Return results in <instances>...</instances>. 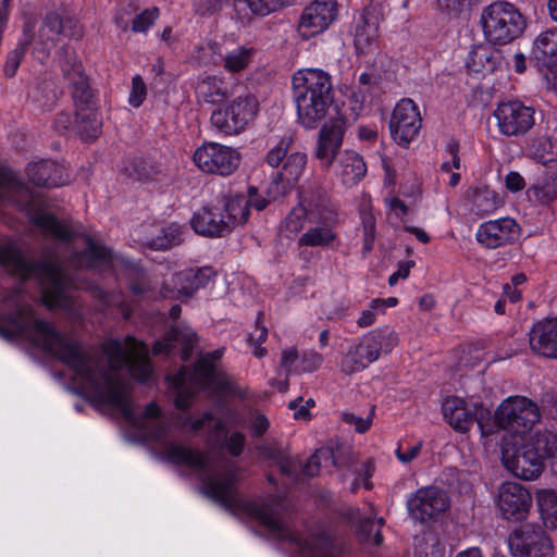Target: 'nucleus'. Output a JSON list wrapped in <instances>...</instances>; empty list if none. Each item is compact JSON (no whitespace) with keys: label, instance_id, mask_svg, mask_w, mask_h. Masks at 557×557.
I'll return each instance as SVG.
<instances>
[{"label":"nucleus","instance_id":"13","mask_svg":"<svg viewBox=\"0 0 557 557\" xmlns=\"http://www.w3.org/2000/svg\"><path fill=\"white\" fill-rule=\"evenodd\" d=\"M240 153L228 146L206 141L199 146L194 154L195 165L203 173L228 176L240 164Z\"/></svg>","mask_w":557,"mask_h":557},{"label":"nucleus","instance_id":"21","mask_svg":"<svg viewBox=\"0 0 557 557\" xmlns=\"http://www.w3.org/2000/svg\"><path fill=\"white\" fill-rule=\"evenodd\" d=\"M531 504V493L521 483L507 481L500 485L497 506L504 519L511 521L525 519Z\"/></svg>","mask_w":557,"mask_h":557},{"label":"nucleus","instance_id":"39","mask_svg":"<svg viewBox=\"0 0 557 557\" xmlns=\"http://www.w3.org/2000/svg\"><path fill=\"white\" fill-rule=\"evenodd\" d=\"M85 242L86 248L79 252V257L86 261L89 269L111 267L114 258L110 248L98 244L89 235L85 237Z\"/></svg>","mask_w":557,"mask_h":557},{"label":"nucleus","instance_id":"53","mask_svg":"<svg viewBox=\"0 0 557 557\" xmlns=\"http://www.w3.org/2000/svg\"><path fill=\"white\" fill-rule=\"evenodd\" d=\"M159 17L160 9L158 7L147 8L135 15L132 22L131 30L137 34H145Z\"/></svg>","mask_w":557,"mask_h":557},{"label":"nucleus","instance_id":"45","mask_svg":"<svg viewBox=\"0 0 557 557\" xmlns=\"http://www.w3.org/2000/svg\"><path fill=\"white\" fill-rule=\"evenodd\" d=\"M360 225L362 228V257L371 253L376 239V218L371 208H361L359 210Z\"/></svg>","mask_w":557,"mask_h":557},{"label":"nucleus","instance_id":"38","mask_svg":"<svg viewBox=\"0 0 557 557\" xmlns=\"http://www.w3.org/2000/svg\"><path fill=\"white\" fill-rule=\"evenodd\" d=\"M527 193L541 206H550L557 200V174L546 172L529 186Z\"/></svg>","mask_w":557,"mask_h":557},{"label":"nucleus","instance_id":"2","mask_svg":"<svg viewBox=\"0 0 557 557\" xmlns=\"http://www.w3.org/2000/svg\"><path fill=\"white\" fill-rule=\"evenodd\" d=\"M238 476L235 469H227L218 479L214 475H207L202 481V493L210 499L216 502L225 509L233 511L242 510L248 517L258 521L269 531L276 533L280 537L293 545H296L300 537L276 516L272 508L276 496H271V503H262L255 499H240L236 497Z\"/></svg>","mask_w":557,"mask_h":557},{"label":"nucleus","instance_id":"57","mask_svg":"<svg viewBox=\"0 0 557 557\" xmlns=\"http://www.w3.org/2000/svg\"><path fill=\"white\" fill-rule=\"evenodd\" d=\"M44 305L52 309H64L70 304V298L66 293L45 288L41 294Z\"/></svg>","mask_w":557,"mask_h":557},{"label":"nucleus","instance_id":"3","mask_svg":"<svg viewBox=\"0 0 557 557\" xmlns=\"http://www.w3.org/2000/svg\"><path fill=\"white\" fill-rule=\"evenodd\" d=\"M297 122L306 129L318 128L334 104L331 75L321 69H301L292 76Z\"/></svg>","mask_w":557,"mask_h":557},{"label":"nucleus","instance_id":"54","mask_svg":"<svg viewBox=\"0 0 557 557\" xmlns=\"http://www.w3.org/2000/svg\"><path fill=\"white\" fill-rule=\"evenodd\" d=\"M203 375L208 379L210 386L219 397L224 398L237 394V386L224 374L212 372Z\"/></svg>","mask_w":557,"mask_h":557},{"label":"nucleus","instance_id":"19","mask_svg":"<svg viewBox=\"0 0 557 557\" xmlns=\"http://www.w3.org/2000/svg\"><path fill=\"white\" fill-rule=\"evenodd\" d=\"M337 0H314L302 11L299 20V32L306 39L329 29L338 18Z\"/></svg>","mask_w":557,"mask_h":557},{"label":"nucleus","instance_id":"40","mask_svg":"<svg viewBox=\"0 0 557 557\" xmlns=\"http://www.w3.org/2000/svg\"><path fill=\"white\" fill-rule=\"evenodd\" d=\"M72 86V97L75 110L89 109L97 106L96 90L90 85V79L85 73L69 79Z\"/></svg>","mask_w":557,"mask_h":557},{"label":"nucleus","instance_id":"34","mask_svg":"<svg viewBox=\"0 0 557 557\" xmlns=\"http://www.w3.org/2000/svg\"><path fill=\"white\" fill-rule=\"evenodd\" d=\"M196 94L200 101L220 106L227 99L230 89L223 77L208 75L199 82Z\"/></svg>","mask_w":557,"mask_h":557},{"label":"nucleus","instance_id":"32","mask_svg":"<svg viewBox=\"0 0 557 557\" xmlns=\"http://www.w3.org/2000/svg\"><path fill=\"white\" fill-rule=\"evenodd\" d=\"M122 172L134 181L148 183L158 180L161 174V165L151 158L129 156L124 162Z\"/></svg>","mask_w":557,"mask_h":557},{"label":"nucleus","instance_id":"60","mask_svg":"<svg viewBox=\"0 0 557 557\" xmlns=\"http://www.w3.org/2000/svg\"><path fill=\"white\" fill-rule=\"evenodd\" d=\"M246 437L239 431H234L226 437L223 447L232 457H239L245 449Z\"/></svg>","mask_w":557,"mask_h":557},{"label":"nucleus","instance_id":"25","mask_svg":"<svg viewBox=\"0 0 557 557\" xmlns=\"http://www.w3.org/2000/svg\"><path fill=\"white\" fill-rule=\"evenodd\" d=\"M491 45L480 44L472 46L465 60L468 74L484 77L503 66L504 55L502 51Z\"/></svg>","mask_w":557,"mask_h":557},{"label":"nucleus","instance_id":"24","mask_svg":"<svg viewBox=\"0 0 557 557\" xmlns=\"http://www.w3.org/2000/svg\"><path fill=\"white\" fill-rule=\"evenodd\" d=\"M345 134V122L343 119L331 120L330 123L324 122L320 132L315 150V157L320 161L322 168L330 169L335 158L338 157L339 149L343 145Z\"/></svg>","mask_w":557,"mask_h":557},{"label":"nucleus","instance_id":"8","mask_svg":"<svg viewBox=\"0 0 557 557\" xmlns=\"http://www.w3.org/2000/svg\"><path fill=\"white\" fill-rule=\"evenodd\" d=\"M259 112V101L250 92L225 100L210 115L212 127L225 136L243 133Z\"/></svg>","mask_w":557,"mask_h":557},{"label":"nucleus","instance_id":"12","mask_svg":"<svg viewBox=\"0 0 557 557\" xmlns=\"http://www.w3.org/2000/svg\"><path fill=\"white\" fill-rule=\"evenodd\" d=\"M444 420L458 433H467L476 423L483 435H488L492 428L485 421L491 420V411L482 404H468L465 399L450 396L442 404Z\"/></svg>","mask_w":557,"mask_h":557},{"label":"nucleus","instance_id":"48","mask_svg":"<svg viewBox=\"0 0 557 557\" xmlns=\"http://www.w3.org/2000/svg\"><path fill=\"white\" fill-rule=\"evenodd\" d=\"M528 154L537 163L546 165L550 162L556 161L557 151L555 146L547 136H540L532 140L528 147Z\"/></svg>","mask_w":557,"mask_h":557},{"label":"nucleus","instance_id":"42","mask_svg":"<svg viewBox=\"0 0 557 557\" xmlns=\"http://www.w3.org/2000/svg\"><path fill=\"white\" fill-rule=\"evenodd\" d=\"M26 34L29 39L27 44V52H30L34 60L38 61L40 64H45L51 51L50 40L45 39L40 33L36 34L34 32V26L30 23H26L23 26L21 38H25Z\"/></svg>","mask_w":557,"mask_h":557},{"label":"nucleus","instance_id":"64","mask_svg":"<svg viewBox=\"0 0 557 557\" xmlns=\"http://www.w3.org/2000/svg\"><path fill=\"white\" fill-rule=\"evenodd\" d=\"M299 363V355L296 348L283 350L280 366L285 371V375L289 376L297 373L296 366Z\"/></svg>","mask_w":557,"mask_h":557},{"label":"nucleus","instance_id":"44","mask_svg":"<svg viewBox=\"0 0 557 557\" xmlns=\"http://www.w3.org/2000/svg\"><path fill=\"white\" fill-rule=\"evenodd\" d=\"M260 453L264 459L272 461L278 468L282 475L292 478L296 474L297 465L285 449L262 446Z\"/></svg>","mask_w":557,"mask_h":557},{"label":"nucleus","instance_id":"10","mask_svg":"<svg viewBox=\"0 0 557 557\" xmlns=\"http://www.w3.org/2000/svg\"><path fill=\"white\" fill-rule=\"evenodd\" d=\"M309 226L296 240L300 248H334L339 243V235L336 231L339 224V214L330 200L329 195L320 205L319 210L311 211Z\"/></svg>","mask_w":557,"mask_h":557},{"label":"nucleus","instance_id":"29","mask_svg":"<svg viewBox=\"0 0 557 557\" xmlns=\"http://www.w3.org/2000/svg\"><path fill=\"white\" fill-rule=\"evenodd\" d=\"M335 173L345 186L358 184L367 173L363 158L352 150H345L338 154L335 162Z\"/></svg>","mask_w":557,"mask_h":557},{"label":"nucleus","instance_id":"62","mask_svg":"<svg viewBox=\"0 0 557 557\" xmlns=\"http://www.w3.org/2000/svg\"><path fill=\"white\" fill-rule=\"evenodd\" d=\"M129 372L136 381L147 383L150 380L153 370L148 360H139L129 366Z\"/></svg>","mask_w":557,"mask_h":557},{"label":"nucleus","instance_id":"35","mask_svg":"<svg viewBox=\"0 0 557 557\" xmlns=\"http://www.w3.org/2000/svg\"><path fill=\"white\" fill-rule=\"evenodd\" d=\"M75 122L81 139L85 143L95 141L102 132V119L97 106L76 110Z\"/></svg>","mask_w":557,"mask_h":557},{"label":"nucleus","instance_id":"26","mask_svg":"<svg viewBox=\"0 0 557 557\" xmlns=\"http://www.w3.org/2000/svg\"><path fill=\"white\" fill-rule=\"evenodd\" d=\"M25 172L29 183L38 187L54 188L69 182L65 168L51 159L29 162Z\"/></svg>","mask_w":557,"mask_h":557},{"label":"nucleus","instance_id":"50","mask_svg":"<svg viewBox=\"0 0 557 557\" xmlns=\"http://www.w3.org/2000/svg\"><path fill=\"white\" fill-rule=\"evenodd\" d=\"M253 53V48L238 47L226 54L224 67L228 72L238 73L248 65Z\"/></svg>","mask_w":557,"mask_h":557},{"label":"nucleus","instance_id":"46","mask_svg":"<svg viewBox=\"0 0 557 557\" xmlns=\"http://www.w3.org/2000/svg\"><path fill=\"white\" fill-rule=\"evenodd\" d=\"M59 65L65 79L85 74L84 65L76 51L67 45L58 50Z\"/></svg>","mask_w":557,"mask_h":557},{"label":"nucleus","instance_id":"22","mask_svg":"<svg viewBox=\"0 0 557 557\" xmlns=\"http://www.w3.org/2000/svg\"><path fill=\"white\" fill-rule=\"evenodd\" d=\"M214 276L215 271L209 265L183 270L174 275L173 287L168 282L162 284L160 296L162 298L191 297L195 292L205 288Z\"/></svg>","mask_w":557,"mask_h":557},{"label":"nucleus","instance_id":"23","mask_svg":"<svg viewBox=\"0 0 557 557\" xmlns=\"http://www.w3.org/2000/svg\"><path fill=\"white\" fill-rule=\"evenodd\" d=\"M531 352L548 360L557 359V314L533 322L529 333Z\"/></svg>","mask_w":557,"mask_h":557},{"label":"nucleus","instance_id":"27","mask_svg":"<svg viewBox=\"0 0 557 557\" xmlns=\"http://www.w3.org/2000/svg\"><path fill=\"white\" fill-rule=\"evenodd\" d=\"M198 235L209 238L223 237L230 234L225 216L218 206H205L193 213L189 221Z\"/></svg>","mask_w":557,"mask_h":557},{"label":"nucleus","instance_id":"47","mask_svg":"<svg viewBox=\"0 0 557 557\" xmlns=\"http://www.w3.org/2000/svg\"><path fill=\"white\" fill-rule=\"evenodd\" d=\"M183 227L180 224L171 223L160 230L149 242V247L154 250H166L183 242Z\"/></svg>","mask_w":557,"mask_h":557},{"label":"nucleus","instance_id":"30","mask_svg":"<svg viewBox=\"0 0 557 557\" xmlns=\"http://www.w3.org/2000/svg\"><path fill=\"white\" fill-rule=\"evenodd\" d=\"M34 226L40 230L45 236L65 244L72 243L78 237V233L72 225L66 220H60L54 213L36 216Z\"/></svg>","mask_w":557,"mask_h":557},{"label":"nucleus","instance_id":"18","mask_svg":"<svg viewBox=\"0 0 557 557\" xmlns=\"http://www.w3.org/2000/svg\"><path fill=\"white\" fill-rule=\"evenodd\" d=\"M407 508L417 521H436L449 508V498L442 488L431 485L416 491L408 498Z\"/></svg>","mask_w":557,"mask_h":557},{"label":"nucleus","instance_id":"7","mask_svg":"<svg viewBox=\"0 0 557 557\" xmlns=\"http://www.w3.org/2000/svg\"><path fill=\"white\" fill-rule=\"evenodd\" d=\"M481 25L488 44L507 45L523 34L527 20L512 3L496 1L484 8Z\"/></svg>","mask_w":557,"mask_h":557},{"label":"nucleus","instance_id":"59","mask_svg":"<svg viewBox=\"0 0 557 557\" xmlns=\"http://www.w3.org/2000/svg\"><path fill=\"white\" fill-rule=\"evenodd\" d=\"M0 187L14 191H23L26 188L25 183L20 176L9 168L0 169Z\"/></svg>","mask_w":557,"mask_h":557},{"label":"nucleus","instance_id":"9","mask_svg":"<svg viewBox=\"0 0 557 557\" xmlns=\"http://www.w3.org/2000/svg\"><path fill=\"white\" fill-rule=\"evenodd\" d=\"M0 265L11 267L23 280L45 275L49 280V289L66 293V282L61 267L52 259L27 260L23 251L14 244H0Z\"/></svg>","mask_w":557,"mask_h":557},{"label":"nucleus","instance_id":"33","mask_svg":"<svg viewBox=\"0 0 557 557\" xmlns=\"http://www.w3.org/2000/svg\"><path fill=\"white\" fill-rule=\"evenodd\" d=\"M219 208L224 213L230 233L235 226L244 225L250 215L249 199L239 193L224 196Z\"/></svg>","mask_w":557,"mask_h":557},{"label":"nucleus","instance_id":"28","mask_svg":"<svg viewBox=\"0 0 557 557\" xmlns=\"http://www.w3.org/2000/svg\"><path fill=\"white\" fill-rule=\"evenodd\" d=\"M234 12L243 23L252 17H265L272 13L289 8L296 0H231Z\"/></svg>","mask_w":557,"mask_h":557},{"label":"nucleus","instance_id":"55","mask_svg":"<svg viewBox=\"0 0 557 557\" xmlns=\"http://www.w3.org/2000/svg\"><path fill=\"white\" fill-rule=\"evenodd\" d=\"M147 85L144 78L140 74H135L131 82V90L127 99L128 104L134 109L140 108L147 98Z\"/></svg>","mask_w":557,"mask_h":557},{"label":"nucleus","instance_id":"49","mask_svg":"<svg viewBox=\"0 0 557 557\" xmlns=\"http://www.w3.org/2000/svg\"><path fill=\"white\" fill-rule=\"evenodd\" d=\"M28 36L25 35V38H20L11 51H9L5 55V61L3 64V74L7 78H13L17 70L27 53V44H28Z\"/></svg>","mask_w":557,"mask_h":557},{"label":"nucleus","instance_id":"11","mask_svg":"<svg viewBox=\"0 0 557 557\" xmlns=\"http://www.w3.org/2000/svg\"><path fill=\"white\" fill-rule=\"evenodd\" d=\"M540 418L537 405L523 396L508 397L495 412V422L498 428L517 435L530 432Z\"/></svg>","mask_w":557,"mask_h":557},{"label":"nucleus","instance_id":"16","mask_svg":"<svg viewBox=\"0 0 557 557\" xmlns=\"http://www.w3.org/2000/svg\"><path fill=\"white\" fill-rule=\"evenodd\" d=\"M494 116L500 134L507 137H520L535 124V109L520 100L500 102Z\"/></svg>","mask_w":557,"mask_h":557},{"label":"nucleus","instance_id":"52","mask_svg":"<svg viewBox=\"0 0 557 557\" xmlns=\"http://www.w3.org/2000/svg\"><path fill=\"white\" fill-rule=\"evenodd\" d=\"M48 208L49 202L46 197L36 193H29L28 198L23 206V210L33 225L36 216L49 215L51 213L46 212Z\"/></svg>","mask_w":557,"mask_h":557},{"label":"nucleus","instance_id":"37","mask_svg":"<svg viewBox=\"0 0 557 557\" xmlns=\"http://www.w3.org/2000/svg\"><path fill=\"white\" fill-rule=\"evenodd\" d=\"M472 211L480 215H490L503 206V198L487 185L479 184L472 189Z\"/></svg>","mask_w":557,"mask_h":557},{"label":"nucleus","instance_id":"56","mask_svg":"<svg viewBox=\"0 0 557 557\" xmlns=\"http://www.w3.org/2000/svg\"><path fill=\"white\" fill-rule=\"evenodd\" d=\"M460 151V143L458 139L451 138L446 147L445 152L449 154L450 160L444 161L441 164V171L445 173H450L453 169L459 170L461 166V160L459 157Z\"/></svg>","mask_w":557,"mask_h":557},{"label":"nucleus","instance_id":"36","mask_svg":"<svg viewBox=\"0 0 557 557\" xmlns=\"http://www.w3.org/2000/svg\"><path fill=\"white\" fill-rule=\"evenodd\" d=\"M533 54L544 67L557 64V27L546 29L535 38Z\"/></svg>","mask_w":557,"mask_h":557},{"label":"nucleus","instance_id":"15","mask_svg":"<svg viewBox=\"0 0 557 557\" xmlns=\"http://www.w3.org/2000/svg\"><path fill=\"white\" fill-rule=\"evenodd\" d=\"M421 126L422 119L417 103L410 98L400 99L388 123L392 139L398 146L407 148L418 137Z\"/></svg>","mask_w":557,"mask_h":557},{"label":"nucleus","instance_id":"14","mask_svg":"<svg viewBox=\"0 0 557 557\" xmlns=\"http://www.w3.org/2000/svg\"><path fill=\"white\" fill-rule=\"evenodd\" d=\"M326 196L325 189L318 185L298 190V203L290 209L281 225L286 238L295 239L300 236L306 224L310 222L311 211L319 210Z\"/></svg>","mask_w":557,"mask_h":557},{"label":"nucleus","instance_id":"41","mask_svg":"<svg viewBox=\"0 0 557 557\" xmlns=\"http://www.w3.org/2000/svg\"><path fill=\"white\" fill-rule=\"evenodd\" d=\"M537 508L540 518L545 528L557 529V492L542 490L537 492Z\"/></svg>","mask_w":557,"mask_h":557},{"label":"nucleus","instance_id":"51","mask_svg":"<svg viewBox=\"0 0 557 557\" xmlns=\"http://www.w3.org/2000/svg\"><path fill=\"white\" fill-rule=\"evenodd\" d=\"M172 383L176 388L173 401L175 408L182 411H188L191 408L195 393L189 387L184 386L185 381L182 375H174L172 377Z\"/></svg>","mask_w":557,"mask_h":557},{"label":"nucleus","instance_id":"63","mask_svg":"<svg viewBox=\"0 0 557 557\" xmlns=\"http://www.w3.org/2000/svg\"><path fill=\"white\" fill-rule=\"evenodd\" d=\"M374 407L371 408L370 414L367 418L358 417L354 413H345L344 421L350 425H354L357 433L363 434L371 428Z\"/></svg>","mask_w":557,"mask_h":557},{"label":"nucleus","instance_id":"17","mask_svg":"<svg viewBox=\"0 0 557 557\" xmlns=\"http://www.w3.org/2000/svg\"><path fill=\"white\" fill-rule=\"evenodd\" d=\"M508 544L513 557L554 556L552 539L541 527L521 525L510 534Z\"/></svg>","mask_w":557,"mask_h":557},{"label":"nucleus","instance_id":"31","mask_svg":"<svg viewBox=\"0 0 557 557\" xmlns=\"http://www.w3.org/2000/svg\"><path fill=\"white\" fill-rule=\"evenodd\" d=\"M165 455L176 466H186L201 472L210 470L207 455L198 449L173 443L166 448Z\"/></svg>","mask_w":557,"mask_h":557},{"label":"nucleus","instance_id":"1","mask_svg":"<svg viewBox=\"0 0 557 557\" xmlns=\"http://www.w3.org/2000/svg\"><path fill=\"white\" fill-rule=\"evenodd\" d=\"M33 329L39 339L36 345L86 382L94 391L92 400L117 409L126 420L135 419L131 395L124 381L102 372L101 375L106 384L103 389L96 377L90 356L84 350L79 342L67 338L65 334L58 331L51 322L45 319H36L33 322Z\"/></svg>","mask_w":557,"mask_h":557},{"label":"nucleus","instance_id":"4","mask_svg":"<svg viewBox=\"0 0 557 557\" xmlns=\"http://www.w3.org/2000/svg\"><path fill=\"white\" fill-rule=\"evenodd\" d=\"M548 460L557 472V434L537 431L521 444L502 448V462L513 476L533 481L540 478Z\"/></svg>","mask_w":557,"mask_h":557},{"label":"nucleus","instance_id":"58","mask_svg":"<svg viewBox=\"0 0 557 557\" xmlns=\"http://www.w3.org/2000/svg\"><path fill=\"white\" fill-rule=\"evenodd\" d=\"M323 362L321 354L310 350L299 356V363L296 366L297 373H311L318 370Z\"/></svg>","mask_w":557,"mask_h":557},{"label":"nucleus","instance_id":"6","mask_svg":"<svg viewBox=\"0 0 557 557\" xmlns=\"http://www.w3.org/2000/svg\"><path fill=\"white\" fill-rule=\"evenodd\" d=\"M399 338L395 330L388 325L376 327L363 334L358 343L349 345L341 360V371L354 374L363 371L376 361L381 352L389 354Z\"/></svg>","mask_w":557,"mask_h":557},{"label":"nucleus","instance_id":"20","mask_svg":"<svg viewBox=\"0 0 557 557\" xmlns=\"http://www.w3.org/2000/svg\"><path fill=\"white\" fill-rule=\"evenodd\" d=\"M521 227L515 219L506 216L481 223L475 232L476 242L486 249H497L515 244Z\"/></svg>","mask_w":557,"mask_h":557},{"label":"nucleus","instance_id":"5","mask_svg":"<svg viewBox=\"0 0 557 557\" xmlns=\"http://www.w3.org/2000/svg\"><path fill=\"white\" fill-rule=\"evenodd\" d=\"M292 136L281 137L264 156V162L274 171L267 187L270 199L276 200L289 194L298 184L307 165V154L292 151Z\"/></svg>","mask_w":557,"mask_h":557},{"label":"nucleus","instance_id":"61","mask_svg":"<svg viewBox=\"0 0 557 557\" xmlns=\"http://www.w3.org/2000/svg\"><path fill=\"white\" fill-rule=\"evenodd\" d=\"M225 0H194L195 12L201 16H210L220 12Z\"/></svg>","mask_w":557,"mask_h":557},{"label":"nucleus","instance_id":"43","mask_svg":"<svg viewBox=\"0 0 557 557\" xmlns=\"http://www.w3.org/2000/svg\"><path fill=\"white\" fill-rule=\"evenodd\" d=\"M379 28L374 23L363 18L361 24L356 26L354 45L360 54L371 52L377 44Z\"/></svg>","mask_w":557,"mask_h":557}]
</instances>
